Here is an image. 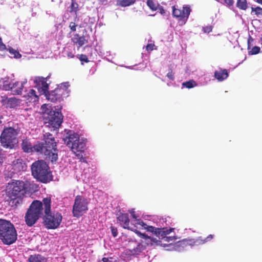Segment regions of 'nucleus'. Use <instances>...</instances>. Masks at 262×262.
Returning a JSON list of instances; mask_svg holds the SVG:
<instances>
[{
  "instance_id": "nucleus-1",
  "label": "nucleus",
  "mask_w": 262,
  "mask_h": 262,
  "mask_svg": "<svg viewBox=\"0 0 262 262\" xmlns=\"http://www.w3.org/2000/svg\"><path fill=\"white\" fill-rule=\"evenodd\" d=\"M129 212L132 217L131 220L129 219L127 213H121L117 218L123 228L130 230L134 232H136L137 230H144L154 233L157 237L166 241L172 240V237L167 236L172 229H167L159 227L160 223L162 222L161 219L157 217H152L151 220L144 222L139 219V216L136 214L133 209L129 210Z\"/></svg>"
},
{
  "instance_id": "nucleus-2",
  "label": "nucleus",
  "mask_w": 262,
  "mask_h": 262,
  "mask_svg": "<svg viewBox=\"0 0 262 262\" xmlns=\"http://www.w3.org/2000/svg\"><path fill=\"white\" fill-rule=\"evenodd\" d=\"M30 80L33 82L39 94H45L46 98L51 102H60L69 95V82L61 83L55 89L47 93L49 85L47 82V78L36 76L31 77Z\"/></svg>"
},
{
  "instance_id": "nucleus-3",
  "label": "nucleus",
  "mask_w": 262,
  "mask_h": 262,
  "mask_svg": "<svg viewBox=\"0 0 262 262\" xmlns=\"http://www.w3.org/2000/svg\"><path fill=\"white\" fill-rule=\"evenodd\" d=\"M62 134L64 144L79 158L81 162H86L85 158L82 154L86 149L87 139L83 137L80 138L79 135L72 130L65 129Z\"/></svg>"
},
{
  "instance_id": "nucleus-4",
  "label": "nucleus",
  "mask_w": 262,
  "mask_h": 262,
  "mask_svg": "<svg viewBox=\"0 0 262 262\" xmlns=\"http://www.w3.org/2000/svg\"><path fill=\"white\" fill-rule=\"evenodd\" d=\"M40 111L43 114L45 124L51 130H54L60 127L63 120V116L60 112L53 111L51 105L48 104H43Z\"/></svg>"
},
{
  "instance_id": "nucleus-5",
  "label": "nucleus",
  "mask_w": 262,
  "mask_h": 262,
  "mask_svg": "<svg viewBox=\"0 0 262 262\" xmlns=\"http://www.w3.org/2000/svg\"><path fill=\"white\" fill-rule=\"evenodd\" d=\"M31 182L29 180H14L7 184L6 194L11 200L20 198L30 189Z\"/></svg>"
},
{
  "instance_id": "nucleus-6",
  "label": "nucleus",
  "mask_w": 262,
  "mask_h": 262,
  "mask_svg": "<svg viewBox=\"0 0 262 262\" xmlns=\"http://www.w3.org/2000/svg\"><path fill=\"white\" fill-rule=\"evenodd\" d=\"M42 202L46 214L45 223L46 228L51 229L58 228L62 220L61 213L57 212H51V201L50 198H44Z\"/></svg>"
},
{
  "instance_id": "nucleus-7",
  "label": "nucleus",
  "mask_w": 262,
  "mask_h": 262,
  "mask_svg": "<svg viewBox=\"0 0 262 262\" xmlns=\"http://www.w3.org/2000/svg\"><path fill=\"white\" fill-rule=\"evenodd\" d=\"M17 232L9 221L0 219V239L6 245H11L17 239Z\"/></svg>"
},
{
  "instance_id": "nucleus-8",
  "label": "nucleus",
  "mask_w": 262,
  "mask_h": 262,
  "mask_svg": "<svg viewBox=\"0 0 262 262\" xmlns=\"http://www.w3.org/2000/svg\"><path fill=\"white\" fill-rule=\"evenodd\" d=\"M31 170L33 177L42 183L49 182L52 179L48 165L42 160L34 162L31 166Z\"/></svg>"
},
{
  "instance_id": "nucleus-9",
  "label": "nucleus",
  "mask_w": 262,
  "mask_h": 262,
  "mask_svg": "<svg viewBox=\"0 0 262 262\" xmlns=\"http://www.w3.org/2000/svg\"><path fill=\"white\" fill-rule=\"evenodd\" d=\"M43 206V202L39 201H34L32 203L25 217V222L28 226H33L38 220L42 214Z\"/></svg>"
},
{
  "instance_id": "nucleus-10",
  "label": "nucleus",
  "mask_w": 262,
  "mask_h": 262,
  "mask_svg": "<svg viewBox=\"0 0 262 262\" xmlns=\"http://www.w3.org/2000/svg\"><path fill=\"white\" fill-rule=\"evenodd\" d=\"M17 134V130L13 127L4 128L0 137L2 145L5 148H14L18 143Z\"/></svg>"
},
{
  "instance_id": "nucleus-11",
  "label": "nucleus",
  "mask_w": 262,
  "mask_h": 262,
  "mask_svg": "<svg viewBox=\"0 0 262 262\" xmlns=\"http://www.w3.org/2000/svg\"><path fill=\"white\" fill-rule=\"evenodd\" d=\"M160 228H162L161 227V226H159ZM167 229H171V228H167ZM174 230V228H172V230L167 235V236H170L169 235ZM172 237V240H170V241H166L164 239H162L161 238H159V239H161L164 242H167L168 243H170L169 244L166 245L168 248L167 249V250H176L180 251L183 250H184L185 248H186L188 246H194V242L195 239H184L182 241H178L176 243H173L172 242H174L175 237L174 236H171Z\"/></svg>"
},
{
  "instance_id": "nucleus-12",
  "label": "nucleus",
  "mask_w": 262,
  "mask_h": 262,
  "mask_svg": "<svg viewBox=\"0 0 262 262\" xmlns=\"http://www.w3.org/2000/svg\"><path fill=\"white\" fill-rule=\"evenodd\" d=\"M43 140L45 141V146L50 152L49 161L54 163L58 159V154L56 148L57 143L54 137L49 133H46L43 134Z\"/></svg>"
},
{
  "instance_id": "nucleus-13",
  "label": "nucleus",
  "mask_w": 262,
  "mask_h": 262,
  "mask_svg": "<svg viewBox=\"0 0 262 262\" xmlns=\"http://www.w3.org/2000/svg\"><path fill=\"white\" fill-rule=\"evenodd\" d=\"M89 201L85 198L77 195L75 199L73 206V214L74 216L79 217L85 213L88 210Z\"/></svg>"
},
{
  "instance_id": "nucleus-14",
  "label": "nucleus",
  "mask_w": 262,
  "mask_h": 262,
  "mask_svg": "<svg viewBox=\"0 0 262 262\" xmlns=\"http://www.w3.org/2000/svg\"><path fill=\"white\" fill-rule=\"evenodd\" d=\"M3 90L5 91H11L14 95H20L22 93L23 83L19 81H10L9 79L3 81V84L1 85Z\"/></svg>"
},
{
  "instance_id": "nucleus-15",
  "label": "nucleus",
  "mask_w": 262,
  "mask_h": 262,
  "mask_svg": "<svg viewBox=\"0 0 262 262\" xmlns=\"http://www.w3.org/2000/svg\"><path fill=\"white\" fill-rule=\"evenodd\" d=\"M190 11V8L188 6H184L182 9H177L174 6L173 7L172 14L174 17L179 19V24L180 25H183L186 23Z\"/></svg>"
},
{
  "instance_id": "nucleus-16",
  "label": "nucleus",
  "mask_w": 262,
  "mask_h": 262,
  "mask_svg": "<svg viewBox=\"0 0 262 262\" xmlns=\"http://www.w3.org/2000/svg\"><path fill=\"white\" fill-rule=\"evenodd\" d=\"M140 230H137L135 233L138 236L142 239L141 241V243L143 245L144 244H146L147 246L163 245L164 247H166V244H162L161 241L154 237L148 236L145 233H142Z\"/></svg>"
},
{
  "instance_id": "nucleus-17",
  "label": "nucleus",
  "mask_w": 262,
  "mask_h": 262,
  "mask_svg": "<svg viewBox=\"0 0 262 262\" xmlns=\"http://www.w3.org/2000/svg\"><path fill=\"white\" fill-rule=\"evenodd\" d=\"M129 254L132 255H138L145 249V245L142 243L136 241H129L128 243Z\"/></svg>"
},
{
  "instance_id": "nucleus-18",
  "label": "nucleus",
  "mask_w": 262,
  "mask_h": 262,
  "mask_svg": "<svg viewBox=\"0 0 262 262\" xmlns=\"http://www.w3.org/2000/svg\"><path fill=\"white\" fill-rule=\"evenodd\" d=\"M2 102L3 105H5L7 107L15 108L19 105L21 101L14 97L9 98L3 97Z\"/></svg>"
},
{
  "instance_id": "nucleus-19",
  "label": "nucleus",
  "mask_w": 262,
  "mask_h": 262,
  "mask_svg": "<svg viewBox=\"0 0 262 262\" xmlns=\"http://www.w3.org/2000/svg\"><path fill=\"white\" fill-rule=\"evenodd\" d=\"M32 152H37L43 154L46 156V159L49 161L50 152L45 146L44 144L37 142L33 146Z\"/></svg>"
},
{
  "instance_id": "nucleus-20",
  "label": "nucleus",
  "mask_w": 262,
  "mask_h": 262,
  "mask_svg": "<svg viewBox=\"0 0 262 262\" xmlns=\"http://www.w3.org/2000/svg\"><path fill=\"white\" fill-rule=\"evenodd\" d=\"M39 96L37 93L33 89H30L28 92L24 96L27 102L31 103H35L38 101Z\"/></svg>"
},
{
  "instance_id": "nucleus-21",
  "label": "nucleus",
  "mask_w": 262,
  "mask_h": 262,
  "mask_svg": "<svg viewBox=\"0 0 262 262\" xmlns=\"http://www.w3.org/2000/svg\"><path fill=\"white\" fill-rule=\"evenodd\" d=\"M80 15H76L74 16L73 20L70 21L69 24V28L72 32H75L76 31L77 27L79 28L84 27L83 23L80 21Z\"/></svg>"
},
{
  "instance_id": "nucleus-22",
  "label": "nucleus",
  "mask_w": 262,
  "mask_h": 262,
  "mask_svg": "<svg viewBox=\"0 0 262 262\" xmlns=\"http://www.w3.org/2000/svg\"><path fill=\"white\" fill-rule=\"evenodd\" d=\"M29 262H48V259L39 254L31 255L28 258Z\"/></svg>"
},
{
  "instance_id": "nucleus-23",
  "label": "nucleus",
  "mask_w": 262,
  "mask_h": 262,
  "mask_svg": "<svg viewBox=\"0 0 262 262\" xmlns=\"http://www.w3.org/2000/svg\"><path fill=\"white\" fill-rule=\"evenodd\" d=\"M228 73L226 70H221L214 72V77L219 81H223L228 77Z\"/></svg>"
},
{
  "instance_id": "nucleus-24",
  "label": "nucleus",
  "mask_w": 262,
  "mask_h": 262,
  "mask_svg": "<svg viewBox=\"0 0 262 262\" xmlns=\"http://www.w3.org/2000/svg\"><path fill=\"white\" fill-rule=\"evenodd\" d=\"M72 40L78 48L82 47L87 42L84 36H80L78 34L75 35Z\"/></svg>"
},
{
  "instance_id": "nucleus-25",
  "label": "nucleus",
  "mask_w": 262,
  "mask_h": 262,
  "mask_svg": "<svg viewBox=\"0 0 262 262\" xmlns=\"http://www.w3.org/2000/svg\"><path fill=\"white\" fill-rule=\"evenodd\" d=\"M213 237L214 235L213 234H210L205 238H203L201 236L198 237V238L195 239L194 245H200L204 244L212 240L213 238Z\"/></svg>"
},
{
  "instance_id": "nucleus-26",
  "label": "nucleus",
  "mask_w": 262,
  "mask_h": 262,
  "mask_svg": "<svg viewBox=\"0 0 262 262\" xmlns=\"http://www.w3.org/2000/svg\"><path fill=\"white\" fill-rule=\"evenodd\" d=\"M68 10L71 13H74L75 16L79 15L78 12L80 10V8L79 5L73 0H72V3L68 8Z\"/></svg>"
},
{
  "instance_id": "nucleus-27",
  "label": "nucleus",
  "mask_w": 262,
  "mask_h": 262,
  "mask_svg": "<svg viewBox=\"0 0 262 262\" xmlns=\"http://www.w3.org/2000/svg\"><path fill=\"white\" fill-rule=\"evenodd\" d=\"M23 150L26 152H32L33 145L28 140H24L21 144Z\"/></svg>"
},
{
  "instance_id": "nucleus-28",
  "label": "nucleus",
  "mask_w": 262,
  "mask_h": 262,
  "mask_svg": "<svg viewBox=\"0 0 262 262\" xmlns=\"http://www.w3.org/2000/svg\"><path fill=\"white\" fill-rule=\"evenodd\" d=\"M13 169L16 171H19L24 169V165L22 163V160L17 159L13 162Z\"/></svg>"
},
{
  "instance_id": "nucleus-29",
  "label": "nucleus",
  "mask_w": 262,
  "mask_h": 262,
  "mask_svg": "<svg viewBox=\"0 0 262 262\" xmlns=\"http://www.w3.org/2000/svg\"><path fill=\"white\" fill-rule=\"evenodd\" d=\"M135 2V0H118L117 2V5L122 7H127L133 5Z\"/></svg>"
},
{
  "instance_id": "nucleus-30",
  "label": "nucleus",
  "mask_w": 262,
  "mask_h": 262,
  "mask_svg": "<svg viewBox=\"0 0 262 262\" xmlns=\"http://www.w3.org/2000/svg\"><path fill=\"white\" fill-rule=\"evenodd\" d=\"M198 83L193 80H190L182 83L183 87H185L187 89H191L194 88L198 86Z\"/></svg>"
},
{
  "instance_id": "nucleus-31",
  "label": "nucleus",
  "mask_w": 262,
  "mask_h": 262,
  "mask_svg": "<svg viewBox=\"0 0 262 262\" xmlns=\"http://www.w3.org/2000/svg\"><path fill=\"white\" fill-rule=\"evenodd\" d=\"M236 7L239 9L246 10L248 8V4L246 0H237Z\"/></svg>"
},
{
  "instance_id": "nucleus-32",
  "label": "nucleus",
  "mask_w": 262,
  "mask_h": 262,
  "mask_svg": "<svg viewBox=\"0 0 262 262\" xmlns=\"http://www.w3.org/2000/svg\"><path fill=\"white\" fill-rule=\"evenodd\" d=\"M147 5L153 11L157 10L159 6V4L154 0H148L147 1Z\"/></svg>"
},
{
  "instance_id": "nucleus-33",
  "label": "nucleus",
  "mask_w": 262,
  "mask_h": 262,
  "mask_svg": "<svg viewBox=\"0 0 262 262\" xmlns=\"http://www.w3.org/2000/svg\"><path fill=\"white\" fill-rule=\"evenodd\" d=\"M8 51L10 54V57L11 58L14 57L15 58H19L21 57V55L20 54V53L16 50L13 49V48H9L8 49Z\"/></svg>"
},
{
  "instance_id": "nucleus-34",
  "label": "nucleus",
  "mask_w": 262,
  "mask_h": 262,
  "mask_svg": "<svg viewBox=\"0 0 262 262\" xmlns=\"http://www.w3.org/2000/svg\"><path fill=\"white\" fill-rule=\"evenodd\" d=\"M210 80V79L209 77L205 76L203 78L200 80L199 85L201 86L207 85Z\"/></svg>"
},
{
  "instance_id": "nucleus-35",
  "label": "nucleus",
  "mask_w": 262,
  "mask_h": 262,
  "mask_svg": "<svg viewBox=\"0 0 262 262\" xmlns=\"http://www.w3.org/2000/svg\"><path fill=\"white\" fill-rule=\"evenodd\" d=\"M252 12H255V14L258 16H262V8L259 7L252 8Z\"/></svg>"
},
{
  "instance_id": "nucleus-36",
  "label": "nucleus",
  "mask_w": 262,
  "mask_h": 262,
  "mask_svg": "<svg viewBox=\"0 0 262 262\" xmlns=\"http://www.w3.org/2000/svg\"><path fill=\"white\" fill-rule=\"evenodd\" d=\"M260 48L257 46H254L252 48L251 51H249V54L250 55H255L260 52Z\"/></svg>"
},
{
  "instance_id": "nucleus-37",
  "label": "nucleus",
  "mask_w": 262,
  "mask_h": 262,
  "mask_svg": "<svg viewBox=\"0 0 262 262\" xmlns=\"http://www.w3.org/2000/svg\"><path fill=\"white\" fill-rule=\"evenodd\" d=\"M203 31L205 33H209L212 30V27L211 26H206L203 28Z\"/></svg>"
},
{
  "instance_id": "nucleus-38",
  "label": "nucleus",
  "mask_w": 262,
  "mask_h": 262,
  "mask_svg": "<svg viewBox=\"0 0 262 262\" xmlns=\"http://www.w3.org/2000/svg\"><path fill=\"white\" fill-rule=\"evenodd\" d=\"M30 1L31 0H22L21 2L18 3L19 6L20 7L21 6L30 5Z\"/></svg>"
},
{
  "instance_id": "nucleus-39",
  "label": "nucleus",
  "mask_w": 262,
  "mask_h": 262,
  "mask_svg": "<svg viewBox=\"0 0 262 262\" xmlns=\"http://www.w3.org/2000/svg\"><path fill=\"white\" fill-rule=\"evenodd\" d=\"M166 76H167V78H169L171 80H173L174 79V74L172 71L169 72L167 74Z\"/></svg>"
},
{
  "instance_id": "nucleus-40",
  "label": "nucleus",
  "mask_w": 262,
  "mask_h": 262,
  "mask_svg": "<svg viewBox=\"0 0 262 262\" xmlns=\"http://www.w3.org/2000/svg\"><path fill=\"white\" fill-rule=\"evenodd\" d=\"M154 46L155 45L152 43L148 44L146 47V50L148 52L151 51L153 50Z\"/></svg>"
},
{
  "instance_id": "nucleus-41",
  "label": "nucleus",
  "mask_w": 262,
  "mask_h": 262,
  "mask_svg": "<svg viewBox=\"0 0 262 262\" xmlns=\"http://www.w3.org/2000/svg\"><path fill=\"white\" fill-rule=\"evenodd\" d=\"M112 233L114 237H116L117 235V230L114 227L111 228Z\"/></svg>"
},
{
  "instance_id": "nucleus-42",
  "label": "nucleus",
  "mask_w": 262,
  "mask_h": 262,
  "mask_svg": "<svg viewBox=\"0 0 262 262\" xmlns=\"http://www.w3.org/2000/svg\"><path fill=\"white\" fill-rule=\"evenodd\" d=\"M80 59L82 61H85L86 62H88V58L86 56L84 55H81L80 58Z\"/></svg>"
},
{
  "instance_id": "nucleus-43",
  "label": "nucleus",
  "mask_w": 262,
  "mask_h": 262,
  "mask_svg": "<svg viewBox=\"0 0 262 262\" xmlns=\"http://www.w3.org/2000/svg\"><path fill=\"white\" fill-rule=\"evenodd\" d=\"M4 159V154L2 152V149L0 148V164H1L3 162Z\"/></svg>"
},
{
  "instance_id": "nucleus-44",
  "label": "nucleus",
  "mask_w": 262,
  "mask_h": 262,
  "mask_svg": "<svg viewBox=\"0 0 262 262\" xmlns=\"http://www.w3.org/2000/svg\"><path fill=\"white\" fill-rule=\"evenodd\" d=\"M224 2L229 6H231L233 4V0H224Z\"/></svg>"
},
{
  "instance_id": "nucleus-45",
  "label": "nucleus",
  "mask_w": 262,
  "mask_h": 262,
  "mask_svg": "<svg viewBox=\"0 0 262 262\" xmlns=\"http://www.w3.org/2000/svg\"><path fill=\"white\" fill-rule=\"evenodd\" d=\"M103 262H113L112 260H110L108 258L103 257L102 259Z\"/></svg>"
},
{
  "instance_id": "nucleus-46",
  "label": "nucleus",
  "mask_w": 262,
  "mask_h": 262,
  "mask_svg": "<svg viewBox=\"0 0 262 262\" xmlns=\"http://www.w3.org/2000/svg\"><path fill=\"white\" fill-rule=\"evenodd\" d=\"M68 56L69 58H73L74 56V55L72 53H69L68 54Z\"/></svg>"
},
{
  "instance_id": "nucleus-47",
  "label": "nucleus",
  "mask_w": 262,
  "mask_h": 262,
  "mask_svg": "<svg viewBox=\"0 0 262 262\" xmlns=\"http://www.w3.org/2000/svg\"><path fill=\"white\" fill-rule=\"evenodd\" d=\"M20 83H23V86L27 83V80L25 79L24 81L20 82Z\"/></svg>"
},
{
  "instance_id": "nucleus-48",
  "label": "nucleus",
  "mask_w": 262,
  "mask_h": 262,
  "mask_svg": "<svg viewBox=\"0 0 262 262\" xmlns=\"http://www.w3.org/2000/svg\"><path fill=\"white\" fill-rule=\"evenodd\" d=\"M256 1L257 3L262 5V0H256Z\"/></svg>"
},
{
  "instance_id": "nucleus-49",
  "label": "nucleus",
  "mask_w": 262,
  "mask_h": 262,
  "mask_svg": "<svg viewBox=\"0 0 262 262\" xmlns=\"http://www.w3.org/2000/svg\"><path fill=\"white\" fill-rule=\"evenodd\" d=\"M167 84L168 86H171V85H172V83L171 82H168L167 83Z\"/></svg>"
},
{
  "instance_id": "nucleus-50",
  "label": "nucleus",
  "mask_w": 262,
  "mask_h": 262,
  "mask_svg": "<svg viewBox=\"0 0 262 262\" xmlns=\"http://www.w3.org/2000/svg\"><path fill=\"white\" fill-rule=\"evenodd\" d=\"M260 41L261 42V44L262 45V34L261 35V37L260 38Z\"/></svg>"
},
{
  "instance_id": "nucleus-51",
  "label": "nucleus",
  "mask_w": 262,
  "mask_h": 262,
  "mask_svg": "<svg viewBox=\"0 0 262 262\" xmlns=\"http://www.w3.org/2000/svg\"><path fill=\"white\" fill-rule=\"evenodd\" d=\"M127 68H128V69H132V67H126Z\"/></svg>"
},
{
  "instance_id": "nucleus-52",
  "label": "nucleus",
  "mask_w": 262,
  "mask_h": 262,
  "mask_svg": "<svg viewBox=\"0 0 262 262\" xmlns=\"http://www.w3.org/2000/svg\"><path fill=\"white\" fill-rule=\"evenodd\" d=\"M14 1L15 2L16 0H14Z\"/></svg>"
}]
</instances>
